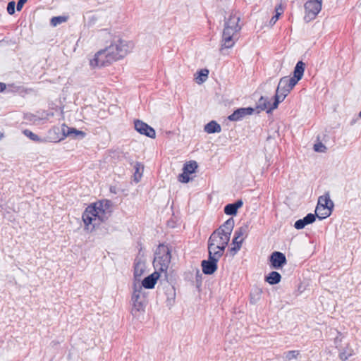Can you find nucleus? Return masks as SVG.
<instances>
[{
    "mask_svg": "<svg viewBox=\"0 0 361 361\" xmlns=\"http://www.w3.org/2000/svg\"><path fill=\"white\" fill-rule=\"evenodd\" d=\"M234 226L233 219L227 220L218 229L214 231L208 240V251L216 257H221L230 240Z\"/></svg>",
    "mask_w": 361,
    "mask_h": 361,
    "instance_id": "f257e3e1",
    "label": "nucleus"
},
{
    "mask_svg": "<svg viewBox=\"0 0 361 361\" xmlns=\"http://www.w3.org/2000/svg\"><path fill=\"white\" fill-rule=\"evenodd\" d=\"M305 68V63L300 61L296 63L293 77H283L280 79L274 97V102L269 108V110L276 109L279 104L285 99L298 81L302 79L304 75Z\"/></svg>",
    "mask_w": 361,
    "mask_h": 361,
    "instance_id": "f03ea898",
    "label": "nucleus"
},
{
    "mask_svg": "<svg viewBox=\"0 0 361 361\" xmlns=\"http://www.w3.org/2000/svg\"><path fill=\"white\" fill-rule=\"evenodd\" d=\"M107 201H98L90 204L84 211L82 219L85 229L92 230L106 219Z\"/></svg>",
    "mask_w": 361,
    "mask_h": 361,
    "instance_id": "7ed1b4c3",
    "label": "nucleus"
},
{
    "mask_svg": "<svg viewBox=\"0 0 361 361\" xmlns=\"http://www.w3.org/2000/svg\"><path fill=\"white\" fill-rule=\"evenodd\" d=\"M171 251L168 246L160 244L154 253L153 266L155 270L160 273H164L167 276V271L171 262Z\"/></svg>",
    "mask_w": 361,
    "mask_h": 361,
    "instance_id": "20e7f679",
    "label": "nucleus"
},
{
    "mask_svg": "<svg viewBox=\"0 0 361 361\" xmlns=\"http://www.w3.org/2000/svg\"><path fill=\"white\" fill-rule=\"evenodd\" d=\"M113 61L123 59L134 48V43L122 39H114L109 46L106 47Z\"/></svg>",
    "mask_w": 361,
    "mask_h": 361,
    "instance_id": "39448f33",
    "label": "nucleus"
},
{
    "mask_svg": "<svg viewBox=\"0 0 361 361\" xmlns=\"http://www.w3.org/2000/svg\"><path fill=\"white\" fill-rule=\"evenodd\" d=\"M333 207L334 203L330 199L329 194L321 195L318 198L315 209L316 216L320 219H326L331 214Z\"/></svg>",
    "mask_w": 361,
    "mask_h": 361,
    "instance_id": "423d86ee",
    "label": "nucleus"
},
{
    "mask_svg": "<svg viewBox=\"0 0 361 361\" xmlns=\"http://www.w3.org/2000/svg\"><path fill=\"white\" fill-rule=\"evenodd\" d=\"M322 0H309L305 4L304 20L308 23L316 18L322 9Z\"/></svg>",
    "mask_w": 361,
    "mask_h": 361,
    "instance_id": "0eeeda50",
    "label": "nucleus"
},
{
    "mask_svg": "<svg viewBox=\"0 0 361 361\" xmlns=\"http://www.w3.org/2000/svg\"><path fill=\"white\" fill-rule=\"evenodd\" d=\"M114 61L108 52L106 48L97 51L92 59L90 61V65L92 68L106 66Z\"/></svg>",
    "mask_w": 361,
    "mask_h": 361,
    "instance_id": "6e6552de",
    "label": "nucleus"
},
{
    "mask_svg": "<svg viewBox=\"0 0 361 361\" xmlns=\"http://www.w3.org/2000/svg\"><path fill=\"white\" fill-rule=\"evenodd\" d=\"M221 257H216L215 255L209 252L208 260L202 262V271L205 274H212L217 269V262Z\"/></svg>",
    "mask_w": 361,
    "mask_h": 361,
    "instance_id": "1a4fd4ad",
    "label": "nucleus"
},
{
    "mask_svg": "<svg viewBox=\"0 0 361 361\" xmlns=\"http://www.w3.org/2000/svg\"><path fill=\"white\" fill-rule=\"evenodd\" d=\"M197 168V162L195 161H190L185 164L183 173L178 176V180L181 183H186L190 180V175L195 173Z\"/></svg>",
    "mask_w": 361,
    "mask_h": 361,
    "instance_id": "9d476101",
    "label": "nucleus"
},
{
    "mask_svg": "<svg viewBox=\"0 0 361 361\" xmlns=\"http://www.w3.org/2000/svg\"><path fill=\"white\" fill-rule=\"evenodd\" d=\"M269 260L271 267L276 269H281L287 262L285 255L278 251L271 253Z\"/></svg>",
    "mask_w": 361,
    "mask_h": 361,
    "instance_id": "9b49d317",
    "label": "nucleus"
},
{
    "mask_svg": "<svg viewBox=\"0 0 361 361\" xmlns=\"http://www.w3.org/2000/svg\"><path fill=\"white\" fill-rule=\"evenodd\" d=\"M135 128L140 134L145 135L149 137L154 138L156 136L155 130L142 121L136 120L135 121Z\"/></svg>",
    "mask_w": 361,
    "mask_h": 361,
    "instance_id": "f8f14e48",
    "label": "nucleus"
},
{
    "mask_svg": "<svg viewBox=\"0 0 361 361\" xmlns=\"http://www.w3.org/2000/svg\"><path fill=\"white\" fill-rule=\"evenodd\" d=\"M240 17L235 14H231L225 24L224 29H228L231 32L237 34L240 30Z\"/></svg>",
    "mask_w": 361,
    "mask_h": 361,
    "instance_id": "ddd939ff",
    "label": "nucleus"
},
{
    "mask_svg": "<svg viewBox=\"0 0 361 361\" xmlns=\"http://www.w3.org/2000/svg\"><path fill=\"white\" fill-rule=\"evenodd\" d=\"M253 112L254 109L251 107L240 108L228 116V118L231 121H237L241 120L247 115H251Z\"/></svg>",
    "mask_w": 361,
    "mask_h": 361,
    "instance_id": "4468645a",
    "label": "nucleus"
},
{
    "mask_svg": "<svg viewBox=\"0 0 361 361\" xmlns=\"http://www.w3.org/2000/svg\"><path fill=\"white\" fill-rule=\"evenodd\" d=\"M235 35L228 29H224L221 46L227 49L232 47L235 44L234 37Z\"/></svg>",
    "mask_w": 361,
    "mask_h": 361,
    "instance_id": "2eb2a0df",
    "label": "nucleus"
},
{
    "mask_svg": "<svg viewBox=\"0 0 361 361\" xmlns=\"http://www.w3.org/2000/svg\"><path fill=\"white\" fill-rule=\"evenodd\" d=\"M160 272L155 270L154 272H153L152 274L148 276L147 277L145 278L144 280L142 282V286L145 288L151 289L153 288L157 281V280L159 279L161 276Z\"/></svg>",
    "mask_w": 361,
    "mask_h": 361,
    "instance_id": "dca6fc26",
    "label": "nucleus"
},
{
    "mask_svg": "<svg viewBox=\"0 0 361 361\" xmlns=\"http://www.w3.org/2000/svg\"><path fill=\"white\" fill-rule=\"evenodd\" d=\"M245 233V228L240 227L235 232L234 238L233 239V244L234 247L232 248L235 251H238L240 249L241 245L243 242V235Z\"/></svg>",
    "mask_w": 361,
    "mask_h": 361,
    "instance_id": "f3484780",
    "label": "nucleus"
},
{
    "mask_svg": "<svg viewBox=\"0 0 361 361\" xmlns=\"http://www.w3.org/2000/svg\"><path fill=\"white\" fill-rule=\"evenodd\" d=\"M243 205L242 201H238L233 204H228L224 207V212L227 215H235L238 208Z\"/></svg>",
    "mask_w": 361,
    "mask_h": 361,
    "instance_id": "a211bd4d",
    "label": "nucleus"
},
{
    "mask_svg": "<svg viewBox=\"0 0 361 361\" xmlns=\"http://www.w3.org/2000/svg\"><path fill=\"white\" fill-rule=\"evenodd\" d=\"M204 131L209 134L220 133L221 131V127L215 121H212L205 125Z\"/></svg>",
    "mask_w": 361,
    "mask_h": 361,
    "instance_id": "6ab92c4d",
    "label": "nucleus"
},
{
    "mask_svg": "<svg viewBox=\"0 0 361 361\" xmlns=\"http://www.w3.org/2000/svg\"><path fill=\"white\" fill-rule=\"evenodd\" d=\"M354 350L349 345L343 348L338 354L341 360L345 361L354 355Z\"/></svg>",
    "mask_w": 361,
    "mask_h": 361,
    "instance_id": "aec40b11",
    "label": "nucleus"
},
{
    "mask_svg": "<svg viewBox=\"0 0 361 361\" xmlns=\"http://www.w3.org/2000/svg\"><path fill=\"white\" fill-rule=\"evenodd\" d=\"M281 274L279 272L274 271L270 272L269 275L266 276L265 281L271 285H275L279 283L281 281Z\"/></svg>",
    "mask_w": 361,
    "mask_h": 361,
    "instance_id": "412c9836",
    "label": "nucleus"
},
{
    "mask_svg": "<svg viewBox=\"0 0 361 361\" xmlns=\"http://www.w3.org/2000/svg\"><path fill=\"white\" fill-rule=\"evenodd\" d=\"M134 169L135 173L133 174V178L135 182L138 183L142 176L144 166L140 162H136Z\"/></svg>",
    "mask_w": 361,
    "mask_h": 361,
    "instance_id": "4be33fe9",
    "label": "nucleus"
},
{
    "mask_svg": "<svg viewBox=\"0 0 361 361\" xmlns=\"http://www.w3.org/2000/svg\"><path fill=\"white\" fill-rule=\"evenodd\" d=\"M209 71L207 69H201L197 73L195 80L197 84H202L208 78Z\"/></svg>",
    "mask_w": 361,
    "mask_h": 361,
    "instance_id": "5701e85b",
    "label": "nucleus"
},
{
    "mask_svg": "<svg viewBox=\"0 0 361 361\" xmlns=\"http://www.w3.org/2000/svg\"><path fill=\"white\" fill-rule=\"evenodd\" d=\"M283 11L284 10L281 4L277 6L275 8L276 14L271 18L270 23L275 24L276 22L279 20V17L283 13Z\"/></svg>",
    "mask_w": 361,
    "mask_h": 361,
    "instance_id": "b1692460",
    "label": "nucleus"
},
{
    "mask_svg": "<svg viewBox=\"0 0 361 361\" xmlns=\"http://www.w3.org/2000/svg\"><path fill=\"white\" fill-rule=\"evenodd\" d=\"M23 134L29 137L30 140L35 141V142H42L43 140L36 134L32 133L31 130L28 129H25L23 130Z\"/></svg>",
    "mask_w": 361,
    "mask_h": 361,
    "instance_id": "393cba45",
    "label": "nucleus"
},
{
    "mask_svg": "<svg viewBox=\"0 0 361 361\" xmlns=\"http://www.w3.org/2000/svg\"><path fill=\"white\" fill-rule=\"evenodd\" d=\"M139 294L138 293H134L133 295V297H132V299L133 300V306L139 311L140 310H142L143 309V305L142 304L141 302H139L138 301V299H139Z\"/></svg>",
    "mask_w": 361,
    "mask_h": 361,
    "instance_id": "a878e982",
    "label": "nucleus"
},
{
    "mask_svg": "<svg viewBox=\"0 0 361 361\" xmlns=\"http://www.w3.org/2000/svg\"><path fill=\"white\" fill-rule=\"evenodd\" d=\"M315 215L313 214H308L303 219H300L302 221V224H305V226L312 224L315 221Z\"/></svg>",
    "mask_w": 361,
    "mask_h": 361,
    "instance_id": "bb28decb",
    "label": "nucleus"
},
{
    "mask_svg": "<svg viewBox=\"0 0 361 361\" xmlns=\"http://www.w3.org/2000/svg\"><path fill=\"white\" fill-rule=\"evenodd\" d=\"M66 20V18L65 17H62V16L53 17L51 20V24L53 26H56L57 25L63 23V22H65Z\"/></svg>",
    "mask_w": 361,
    "mask_h": 361,
    "instance_id": "cd10ccee",
    "label": "nucleus"
},
{
    "mask_svg": "<svg viewBox=\"0 0 361 361\" xmlns=\"http://www.w3.org/2000/svg\"><path fill=\"white\" fill-rule=\"evenodd\" d=\"M300 352L298 350H290L286 353V357L288 360L295 359L299 355Z\"/></svg>",
    "mask_w": 361,
    "mask_h": 361,
    "instance_id": "c85d7f7f",
    "label": "nucleus"
},
{
    "mask_svg": "<svg viewBox=\"0 0 361 361\" xmlns=\"http://www.w3.org/2000/svg\"><path fill=\"white\" fill-rule=\"evenodd\" d=\"M314 149L316 152H324L326 150V147L322 142H319L318 143L314 144Z\"/></svg>",
    "mask_w": 361,
    "mask_h": 361,
    "instance_id": "c756f323",
    "label": "nucleus"
},
{
    "mask_svg": "<svg viewBox=\"0 0 361 361\" xmlns=\"http://www.w3.org/2000/svg\"><path fill=\"white\" fill-rule=\"evenodd\" d=\"M16 3L14 1H10L7 6V11L10 15H12L15 12Z\"/></svg>",
    "mask_w": 361,
    "mask_h": 361,
    "instance_id": "7c9ffc66",
    "label": "nucleus"
},
{
    "mask_svg": "<svg viewBox=\"0 0 361 361\" xmlns=\"http://www.w3.org/2000/svg\"><path fill=\"white\" fill-rule=\"evenodd\" d=\"M68 133L69 134H71V133H74L75 135H80L81 137H85V133L83 132V131H81V130H78L75 128H71L68 131Z\"/></svg>",
    "mask_w": 361,
    "mask_h": 361,
    "instance_id": "2f4dec72",
    "label": "nucleus"
},
{
    "mask_svg": "<svg viewBox=\"0 0 361 361\" xmlns=\"http://www.w3.org/2000/svg\"><path fill=\"white\" fill-rule=\"evenodd\" d=\"M305 226V224H302L300 219L296 221L294 224V227L298 230L302 229Z\"/></svg>",
    "mask_w": 361,
    "mask_h": 361,
    "instance_id": "473e14b6",
    "label": "nucleus"
},
{
    "mask_svg": "<svg viewBox=\"0 0 361 361\" xmlns=\"http://www.w3.org/2000/svg\"><path fill=\"white\" fill-rule=\"evenodd\" d=\"M27 1V0H19L16 6L17 11H20Z\"/></svg>",
    "mask_w": 361,
    "mask_h": 361,
    "instance_id": "72a5a7b5",
    "label": "nucleus"
},
{
    "mask_svg": "<svg viewBox=\"0 0 361 361\" xmlns=\"http://www.w3.org/2000/svg\"><path fill=\"white\" fill-rule=\"evenodd\" d=\"M141 266L140 264H137L135 267V275L137 276H140L141 274H142V271H140V272H139V267Z\"/></svg>",
    "mask_w": 361,
    "mask_h": 361,
    "instance_id": "f704fd0d",
    "label": "nucleus"
},
{
    "mask_svg": "<svg viewBox=\"0 0 361 361\" xmlns=\"http://www.w3.org/2000/svg\"><path fill=\"white\" fill-rule=\"evenodd\" d=\"M1 92H3L6 89V85L3 82L1 84Z\"/></svg>",
    "mask_w": 361,
    "mask_h": 361,
    "instance_id": "c9c22d12",
    "label": "nucleus"
},
{
    "mask_svg": "<svg viewBox=\"0 0 361 361\" xmlns=\"http://www.w3.org/2000/svg\"><path fill=\"white\" fill-rule=\"evenodd\" d=\"M359 116L361 117V111L359 114Z\"/></svg>",
    "mask_w": 361,
    "mask_h": 361,
    "instance_id": "e433bc0d",
    "label": "nucleus"
}]
</instances>
